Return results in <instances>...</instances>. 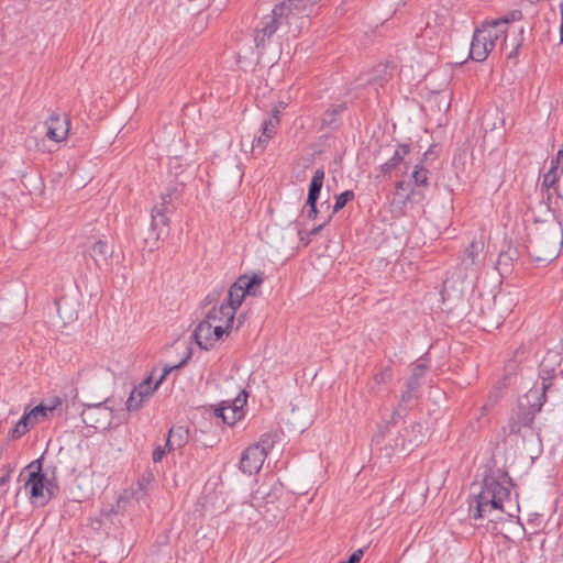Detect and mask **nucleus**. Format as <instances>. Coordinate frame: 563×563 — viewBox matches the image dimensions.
<instances>
[{"mask_svg": "<svg viewBox=\"0 0 563 563\" xmlns=\"http://www.w3.org/2000/svg\"><path fill=\"white\" fill-rule=\"evenodd\" d=\"M323 180H324V170L322 168H318L314 172L312 179L310 181V185H309V192H308V198H307V206L309 208L307 211V217L309 219L317 218V214H318L317 200L320 195L321 188L323 186Z\"/></svg>", "mask_w": 563, "mask_h": 563, "instance_id": "16", "label": "nucleus"}, {"mask_svg": "<svg viewBox=\"0 0 563 563\" xmlns=\"http://www.w3.org/2000/svg\"><path fill=\"white\" fill-rule=\"evenodd\" d=\"M223 335L225 334L222 332L221 325L212 324L206 319L195 330L196 342L203 350L211 349Z\"/></svg>", "mask_w": 563, "mask_h": 563, "instance_id": "12", "label": "nucleus"}, {"mask_svg": "<svg viewBox=\"0 0 563 563\" xmlns=\"http://www.w3.org/2000/svg\"><path fill=\"white\" fill-rule=\"evenodd\" d=\"M331 218H332V214H329V216L324 219V221H323L320 225H318L317 228L312 229V230L309 232V234H310V235H316V234H318V233L320 232V230H321L323 227H325V225L330 222Z\"/></svg>", "mask_w": 563, "mask_h": 563, "instance_id": "40", "label": "nucleus"}, {"mask_svg": "<svg viewBox=\"0 0 563 563\" xmlns=\"http://www.w3.org/2000/svg\"><path fill=\"white\" fill-rule=\"evenodd\" d=\"M354 198V192L352 190H345L344 192L340 194L335 197V203L333 206V210L331 214L336 213L341 209H343L349 201H351Z\"/></svg>", "mask_w": 563, "mask_h": 563, "instance_id": "27", "label": "nucleus"}, {"mask_svg": "<svg viewBox=\"0 0 563 563\" xmlns=\"http://www.w3.org/2000/svg\"><path fill=\"white\" fill-rule=\"evenodd\" d=\"M412 181L416 186H427L428 185V170L420 165H416L415 169L411 174Z\"/></svg>", "mask_w": 563, "mask_h": 563, "instance_id": "26", "label": "nucleus"}, {"mask_svg": "<svg viewBox=\"0 0 563 563\" xmlns=\"http://www.w3.org/2000/svg\"><path fill=\"white\" fill-rule=\"evenodd\" d=\"M189 439V431L185 427L178 426L173 427L168 431L166 448L168 451H174L176 449L183 448Z\"/></svg>", "mask_w": 563, "mask_h": 563, "instance_id": "20", "label": "nucleus"}, {"mask_svg": "<svg viewBox=\"0 0 563 563\" xmlns=\"http://www.w3.org/2000/svg\"><path fill=\"white\" fill-rule=\"evenodd\" d=\"M412 191V188H411V184L410 183H407L405 180H400L396 184V194L397 195H400V196H404L405 199H409L410 198V194Z\"/></svg>", "mask_w": 563, "mask_h": 563, "instance_id": "31", "label": "nucleus"}, {"mask_svg": "<svg viewBox=\"0 0 563 563\" xmlns=\"http://www.w3.org/2000/svg\"><path fill=\"white\" fill-rule=\"evenodd\" d=\"M46 136L56 143L66 141L70 122L66 115L53 111L48 119L45 121Z\"/></svg>", "mask_w": 563, "mask_h": 563, "instance_id": "13", "label": "nucleus"}, {"mask_svg": "<svg viewBox=\"0 0 563 563\" xmlns=\"http://www.w3.org/2000/svg\"><path fill=\"white\" fill-rule=\"evenodd\" d=\"M13 468L8 466L7 473L0 478V497H3L9 489V482Z\"/></svg>", "mask_w": 563, "mask_h": 563, "instance_id": "33", "label": "nucleus"}, {"mask_svg": "<svg viewBox=\"0 0 563 563\" xmlns=\"http://www.w3.org/2000/svg\"><path fill=\"white\" fill-rule=\"evenodd\" d=\"M415 385L413 384H409L408 385V389L406 391H404L401 394V397H400V401L401 402H408L411 400L412 398V391L415 390Z\"/></svg>", "mask_w": 563, "mask_h": 563, "instance_id": "37", "label": "nucleus"}, {"mask_svg": "<svg viewBox=\"0 0 563 563\" xmlns=\"http://www.w3.org/2000/svg\"><path fill=\"white\" fill-rule=\"evenodd\" d=\"M422 424L412 423L405 430V434L401 435V441H396L395 448L405 451L407 450L406 441H408L409 444L420 442L422 440Z\"/></svg>", "mask_w": 563, "mask_h": 563, "instance_id": "22", "label": "nucleus"}, {"mask_svg": "<svg viewBox=\"0 0 563 563\" xmlns=\"http://www.w3.org/2000/svg\"><path fill=\"white\" fill-rule=\"evenodd\" d=\"M561 174L559 166H551L550 170L543 175L542 187L549 191L558 183Z\"/></svg>", "mask_w": 563, "mask_h": 563, "instance_id": "25", "label": "nucleus"}, {"mask_svg": "<svg viewBox=\"0 0 563 563\" xmlns=\"http://www.w3.org/2000/svg\"><path fill=\"white\" fill-rule=\"evenodd\" d=\"M519 46L520 44L515 45V47L509 52L508 58H514L517 56Z\"/></svg>", "mask_w": 563, "mask_h": 563, "instance_id": "43", "label": "nucleus"}, {"mask_svg": "<svg viewBox=\"0 0 563 563\" xmlns=\"http://www.w3.org/2000/svg\"><path fill=\"white\" fill-rule=\"evenodd\" d=\"M484 242L482 240H473L464 251L461 257V266L465 272L472 269L473 266L478 265L479 255L483 253Z\"/></svg>", "mask_w": 563, "mask_h": 563, "instance_id": "18", "label": "nucleus"}, {"mask_svg": "<svg viewBox=\"0 0 563 563\" xmlns=\"http://www.w3.org/2000/svg\"><path fill=\"white\" fill-rule=\"evenodd\" d=\"M363 550L362 549H358L356 551H354L350 558L347 559V561H344V562H340V563H360L362 556H363Z\"/></svg>", "mask_w": 563, "mask_h": 563, "instance_id": "36", "label": "nucleus"}, {"mask_svg": "<svg viewBox=\"0 0 563 563\" xmlns=\"http://www.w3.org/2000/svg\"><path fill=\"white\" fill-rule=\"evenodd\" d=\"M166 450H167V448H166V446H165V448H163V446H157V448L154 450V452H153V456H152L153 462H154V463H158V462H161V461L163 460V457L165 456V454H166Z\"/></svg>", "mask_w": 563, "mask_h": 563, "instance_id": "35", "label": "nucleus"}, {"mask_svg": "<svg viewBox=\"0 0 563 563\" xmlns=\"http://www.w3.org/2000/svg\"><path fill=\"white\" fill-rule=\"evenodd\" d=\"M285 108V104L284 103H280L279 106L275 107L273 110H272V114L271 115H277L279 118V114L282 113L283 109Z\"/></svg>", "mask_w": 563, "mask_h": 563, "instance_id": "42", "label": "nucleus"}, {"mask_svg": "<svg viewBox=\"0 0 563 563\" xmlns=\"http://www.w3.org/2000/svg\"><path fill=\"white\" fill-rule=\"evenodd\" d=\"M559 196L563 199V195L562 194H559Z\"/></svg>", "mask_w": 563, "mask_h": 563, "instance_id": "46", "label": "nucleus"}, {"mask_svg": "<svg viewBox=\"0 0 563 563\" xmlns=\"http://www.w3.org/2000/svg\"><path fill=\"white\" fill-rule=\"evenodd\" d=\"M145 490L141 485L136 488L125 489L117 500L118 512H135L140 506L141 500L145 498Z\"/></svg>", "mask_w": 563, "mask_h": 563, "instance_id": "14", "label": "nucleus"}, {"mask_svg": "<svg viewBox=\"0 0 563 563\" xmlns=\"http://www.w3.org/2000/svg\"><path fill=\"white\" fill-rule=\"evenodd\" d=\"M473 307L489 327H498L510 312V301L505 296L479 295Z\"/></svg>", "mask_w": 563, "mask_h": 563, "instance_id": "6", "label": "nucleus"}, {"mask_svg": "<svg viewBox=\"0 0 563 563\" xmlns=\"http://www.w3.org/2000/svg\"><path fill=\"white\" fill-rule=\"evenodd\" d=\"M560 365L559 355H548L540 364L539 377L541 379L540 387L531 388L525 396L519 399V410L522 413L519 422L510 424V431L516 433L520 431L521 426H528L532 422L534 415L539 412L545 402L547 390L551 387L552 380L556 376V367Z\"/></svg>", "mask_w": 563, "mask_h": 563, "instance_id": "3", "label": "nucleus"}, {"mask_svg": "<svg viewBox=\"0 0 563 563\" xmlns=\"http://www.w3.org/2000/svg\"><path fill=\"white\" fill-rule=\"evenodd\" d=\"M563 246V230L553 217L542 222L536 221L531 230L528 251L537 262L552 261Z\"/></svg>", "mask_w": 563, "mask_h": 563, "instance_id": "5", "label": "nucleus"}, {"mask_svg": "<svg viewBox=\"0 0 563 563\" xmlns=\"http://www.w3.org/2000/svg\"><path fill=\"white\" fill-rule=\"evenodd\" d=\"M187 358L188 357L184 358L181 362H179L176 365L164 367L161 377L154 384H152V376H150L148 378L143 380L141 384H139L131 391V394L125 402L126 410L128 411L139 410L143 406L144 402L148 401V399L157 390L159 385L166 379L167 375L172 371L183 367L186 364Z\"/></svg>", "mask_w": 563, "mask_h": 563, "instance_id": "7", "label": "nucleus"}, {"mask_svg": "<svg viewBox=\"0 0 563 563\" xmlns=\"http://www.w3.org/2000/svg\"><path fill=\"white\" fill-rule=\"evenodd\" d=\"M382 439H383V433H376L373 438V441L376 443H379Z\"/></svg>", "mask_w": 563, "mask_h": 563, "instance_id": "44", "label": "nucleus"}, {"mask_svg": "<svg viewBox=\"0 0 563 563\" xmlns=\"http://www.w3.org/2000/svg\"><path fill=\"white\" fill-rule=\"evenodd\" d=\"M474 490L470 501V514L474 520L495 523L504 519L505 504L509 501L510 490L495 477H486Z\"/></svg>", "mask_w": 563, "mask_h": 563, "instance_id": "2", "label": "nucleus"}, {"mask_svg": "<svg viewBox=\"0 0 563 563\" xmlns=\"http://www.w3.org/2000/svg\"><path fill=\"white\" fill-rule=\"evenodd\" d=\"M274 443L275 437L273 434H264L257 443L245 449L240 461L241 470L250 475L257 473Z\"/></svg>", "mask_w": 563, "mask_h": 563, "instance_id": "8", "label": "nucleus"}, {"mask_svg": "<svg viewBox=\"0 0 563 563\" xmlns=\"http://www.w3.org/2000/svg\"><path fill=\"white\" fill-rule=\"evenodd\" d=\"M166 208L157 209L155 213L152 214V225L156 227L158 224L167 227L169 224V218L165 214Z\"/></svg>", "mask_w": 563, "mask_h": 563, "instance_id": "30", "label": "nucleus"}, {"mask_svg": "<svg viewBox=\"0 0 563 563\" xmlns=\"http://www.w3.org/2000/svg\"><path fill=\"white\" fill-rule=\"evenodd\" d=\"M262 283L263 278L256 274L252 276H240L230 287L228 292V301L224 305L232 307V310L235 312L236 309L242 305L245 295H258V288Z\"/></svg>", "mask_w": 563, "mask_h": 563, "instance_id": "9", "label": "nucleus"}, {"mask_svg": "<svg viewBox=\"0 0 563 563\" xmlns=\"http://www.w3.org/2000/svg\"><path fill=\"white\" fill-rule=\"evenodd\" d=\"M375 75L372 80L376 84H378L379 86H383L384 82H386L388 80V71H387V67L386 66H379L375 69Z\"/></svg>", "mask_w": 563, "mask_h": 563, "instance_id": "32", "label": "nucleus"}, {"mask_svg": "<svg viewBox=\"0 0 563 563\" xmlns=\"http://www.w3.org/2000/svg\"><path fill=\"white\" fill-rule=\"evenodd\" d=\"M410 147L407 144L399 145L394 156L382 165L383 173H389L402 163L406 155L409 154Z\"/></svg>", "mask_w": 563, "mask_h": 563, "instance_id": "23", "label": "nucleus"}, {"mask_svg": "<svg viewBox=\"0 0 563 563\" xmlns=\"http://www.w3.org/2000/svg\"><path fill=\"white\" fill-rule=\"evenodd\" d=\"M43 406H45L46 408H49V413H52L58 406L62 405V400L58 398V397H55L51 400H48V402H42Z\"/></svg>", "mask_w": 563, "mask_h": 563, "instance_id": "38", "label": "nucleus"}, {"mask_svg": "<svg viewBox=\"0 0 563 563\" xmlns=\"http://www.w3.org/2000/svg\"><path fill=\"white\" fill-rule=\"evenodd\" d=\"M309 10L303 0H286L276 4L271 13L264 15L254 31L256 48L264 49L267 42L278 30H285L297 36L308 16Z\"/></svg>", "mask_w": 563, "mask_h": 563, "instance_id": "1", "label": "nucleus"}, {"mask_svg": "<svg viewBox=\"0 0 563 563\" xmlns=\"http://www.w3.org/2000/svg\"><path fill=\"white\" fill-rule=\"evenodd\" d=\"M518 369V363L514 360H510L505 367L506 375L504 377L505 380H507L511 375L516 374Z\"/></svg>", "mask_w": 563, "mask_h": 563, "instance_id": "34", "label": "nucleus"}, {"mask_svg": "<svg viewBox=\"0 0 563 563\" xmlns=\"http://www.w3.org/2000/svg\"><path fill=\"white\" fill-rule=\"evenodd\" d=\"M234 316L235 312L232 310V307L221 303L219 307H213L205 319L212 324L221 325L222 332L228 335V330L233 323Z\"/></svg>", "mask_w": 563, "mask_h": 563, "instance_id": "17", "label": "nucleus"}, {"mask_svg": "<svg viewBox=\"0 0 563 563\" xmlns=\"http://www.w3.org/2000/svg\"><path fill=\"white\" fill-rule=\"evenodd\" d=\"M280 124V118L271 115L262 124L261 135L253 142L252 151L263 153L269 141L276 135Z\"/></svg>", "mask_w": 563, "mask_h": 563, "instance_id": "15", "label": "nucleus"}, {"mask_svg": "<svg viewBox=\"0 0 563 563\" xmlns=\"http://www.w3.org/2000/svg\"><path fill=\"white\" fill-rule=\"evenodd\" d=\"M552 166H559V172H563V150H560L555 159L551 162Z\"/></svg>", "mask_w": 563, "mask_h": 563, "instance_id": "39", "label": "nucleus"}, {"mask_svg": "<svg viewBox=\"0 0 563 563\" xmlns=\"http://www.w3.org/2000/svg\"><path fill=\"white\" fill-rule=\"evenodd\" d=\"M36 463L40 464L38 461ZM34 464L35 462H32L27 468H33ZM24 486L33 504L44 505L51 498L52 482L41 472L40 465L36 471L30 473Z\"/></svg>", "mask_w": 563, "mask_h": 563, "instance_id": "10", "label": "nucleus"}, {"mask_svg": "<svg viewBox=\"0 0 563 563\" xmlns=\"http://www.w3.org/2000/svg\"><path fill=\"white\" fill-rule=\"evenodd\" d=\"M560 12H561L560 37H561V43L563 44V3L560 4Z\"/></svg>", "mask_w": 563, "mask_h": 563, "instance_id": "41", "label": "nucleus"}, {"mask_svg": "<svg viewBox=\"0 0 563 563\" xmlns=\"http://www.w3.org/2000/svg\"><path fill=\"white\" fill-rule=\"evenodd\" d=\"M170 200L169 196H163V206L167 205Z\"/></svg>", "mask_w": 563, "mask_h": 563, "instance_id": "45", "label": "nucleus"}, {"mask_svg": "<svg viewBox=\"0 0 563 563\" xmlns=\"http://www.w3.org/2000/svg\"><path fill=\"white\" fill-rule=\"evenodd\" d=\"M29 412H30L31 417L36 422H38L48 417L49 408H46L45 406H43V404H40V405L35 406L34 408H32Z\"/></svg>", "mask_w": 563, "mask_h": 563, "instance_id": "29", "label": "nucleus"}, {"mask_svg": "<svg viewBox=\"0 0 563 563\" xmlns=\"http://www.w3.org/2000/svg\"><path fill=\"white\" fill-rule=\"evenodd\" d=\"M519 19H521V12L515 10L504 18L483 22L474 31L470 57L475 62H484L498 41H503V44H505L508 24Z\"/></svg>", "mask_w": 563, "mask_h": 563, "instance_id": "4", "label": "nucleus"}, {"mask_svg": "<svg viewBox=\"0 0 563 563\" xmlns=\"http://www.w3.org/2000/svg\"><path fill=\"white\" fill-rule=\"evenodd\" d=\"M106 402L87 405L81 419L87 427L106 430L113 424V410Z\"/></svg>", "mask_w": 563, "mask_h": 563, "instance_id": "11", "label": "nucleus"}, {"mask_svg": "<svg viewBox=\"0 0 563 563\" xmlns=\"http://www.w3.org/2000/svg\"><path fill=\"white\" fill-rule=\"evenodd\" d=\"M89 254L93 260L96 266L98 268H101L103 265L108 263L109 258L112 256L113 249L109 246L107 242L99 240L92 244V246L89 250Z\"/></svg>", "mask_w": 563, "mask_h": 563, "instance_id": "19", "label": "nucleus"}, {"mask_svg": "<svg viewBox=\"0 0 563 563\" xmlns=\"http://www.w3.org/2000/svg\"><path fill=\"white\" fill-rule=\"evenodd\" d=\"M393 378V373L389 367L382 368L378 373H376L373 377L374 384L377 387L388 384Z\"/></svg>", "mask_w": 563, "mask_h": 563, "instance_id": "28", "label": "nucleus"}, {"mask_svg": "<svg viewBox=\"0 0 563 563\" xmlns=\"http://www.w3.org/2000/svg\"><path fill=\"white\" fill-rule=\"evenodd\" d=\"M244 402H245V398L243 400H241V398L238 397L234 400L233 407L229 406V407L219 408L216 410V415L218 417H220L224 423L234 424L235 421L241 419V417H242V412H241L240 408L243 406Z\"/></svg>", "mask_w": 563, "mask_h": 563, "instance_id": "21", "label": "nucleus"}, {"mask_svg": "<svg viewBox=\"0 0 563 563\" xmlns=\"http://www.w3.org/2000/svg\"><path fill=\"white\" fill-rule=\"evenodd\" d=\"M37 422L31 417L29 411H25L22 418L18 421L14 429L12 430V438L19 439L25 434L30 428L34 427Z\"/></svg>", "mask_w": 563, "mask_h": 563, "instance_id": "24", "label": "nucleus"}]
</instances>
